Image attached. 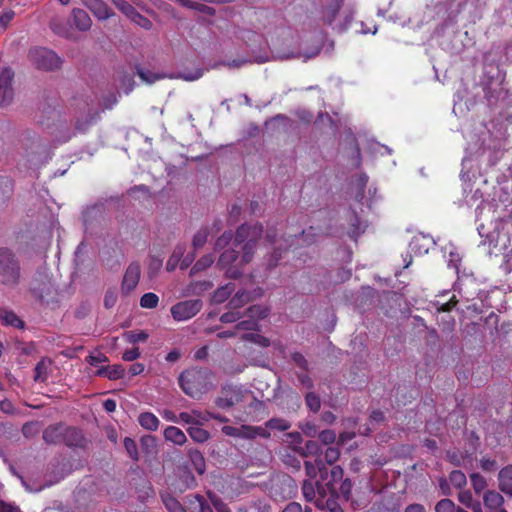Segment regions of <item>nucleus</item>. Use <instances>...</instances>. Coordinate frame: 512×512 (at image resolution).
Listing matches in <instances>:
<instances>
[{"mask_svg":"<svg viewBox=\"0 0 512 512\" xmlns=\"http://www.w3.org/2000/svg\"><path fill=\"white\" fill-rule=\"evenodd\" d=\"M263 226L260 223L242 224L238 227L235 234L234 243L240 245L244 243L243 254L238 264L234 263L238 260V251L235 249L225 250L219 257L217 265L220 269H225V275L230 279H238L242 276V270L239 265L243 266L251 262L257 240L262 236Z\"/></svg>","mask_w":512,"mask_h":512,"instance_id":"1","label":"nucleus"},{"mask_svg":"<svg viewBox=\"0 0 512 512\" xmlns=\"http://www.w3.org/2000/svg\"><path fill=\"white\" fill-rule=\"evenodd\" d=\"M213 373L207 368H190L183 371L178 378L183 392L194 399H199L211 387Z\"/></svg>","mask_w":512,"mask_h":512,"instance_id":"2","label":"nucleus"},{"mask_svg":"<svg viewBox=\"0 0 512 512\" xmlns=\"http://www.w3.org/2000/svg\"><path fill=\"white\" fill-rule=\"evenodd\" d=\"M22 280V268L20 259L15 252L8 247H0V285L14 289Z\"/></svg>","mask_w":512,"mask_h":512,"instance_id":"3","label":"nucleus"},{"mask_svg":"<svg viewBox=\"0 0 512 512\" xmlns=\"http://www.w3.org/2000/svg\"><path fill=\"white\" fill-rule=\"evenodd\" d=\"M28 59L38 70L54 71L62 66V59L52 50L45 47H34L29 50Z\"/></svg>","mask_w":512,"mask_h":512,"instance_id":"4","label":"nucleus"},{"mask_svg":"<svg viewBox=\"0 0 512 512\" xmlns=\"http://www.w3.org/2000/svg\"><path fill=\"white\" fill-rule=\"evenodd\" d=\"M296 492L297 484L295 480L287 474H283L272 479L269 487V495L275 501L290 499L296 494Z\"/></svg>","mask_w":512,"mask_h":512,"instance_id":"5","label":"nucleus"},{"mask_svg":"<svg viewBox=\"0 0 512 512\" xmlns=\"http://www.w3.org/2000/svg\"><path fill=\"white\" fill-rule=\"evenodd\" d=\"M200 299L180 301L171 307V315L175 321H186L194 317L202 309Z\"/></svg>","mask_w":512,"mask_h":512,"instance_id":"6","label":"nucleus"},{"mask_svg":"<svg viewBox=\"0 0 512 512\" xmlns=\"http://www.w3.org/2000/svg\"><path fill=\"white\" fill-rule=\"evenodd\" d=\"M14 71L10 67H5L0 72V107L9 106L14 98L12 82Z\"/></svg>","mask_w":512,"mask_h":512,"instance_id":"7","label":"nucleus"},{"mask_svg":"<svg viewBox=\"0 0 512 512\" xmlns=\"http://www.w3.org/2000/svg\"><path fill=\"white\" fill-rule=\"evenodd\" d=\"M141 275V267L138 262H132L128 265L121 283V292L123 295L130 294L138 285Z\"/></svg>","mask_w":512,"mask_h":512,"instance_id":"8","label":"nucleus"},{"mask_svg":"<svg viewBox=\"0 0 512 512\" xmlns=\"http://www.w3.org/2000/svg\"><path fill=\"white\" fill-rule=\"evenodd\" d=\"M338 496L336 488L332 487V484L328 486V491L324 496L318 497L316 500V507L319 509H327L329 512H343L342 507L338 503Z\"/></svg>","mask_w":512,"mask_h":512,"instance_id":"9","label":"nucleus"},{"mask_svg":"<svg viewBox=\"0 0 512 512\" xmlns=\"http://www.w3.org/2000/svg\"><path fill=\"white\" fill-rule=\"evenodd\" d=\"M504 497L495 490H487L483 495V504L487 512H508L504 508Z\"/></svg>","mask_w":512,"mask_h":512,"instance_id":"10","label":"nucleus"},{"mask_svg":"<svg viewBox=\"0 0 512 512\" xmlns=\"http://www.w3.org/2000/svg\"><path fill=\"white\" fill-rule=\"evenodd\" d=\"M62 443L68 447L83 448L86 444V439L82 431L76 427L63 428Z\"/></svg>","mask_w":512,"mask_h":512,"instance_id":"11","label":"nucleus"},{"mask_svg":"<svg viewBox=\"0 0 512 512\" xmlns=\"http://www.w3.org/2000/svg\"><path fill=\"white\" fill-rule=\"evenodd\" d=\"M99 20H106L114 15L112 9L103 0H81Z\"/></svg>","mask_w":512,"mask_h":512,"instance_id":"12","label":"nucleus"},{"mask_svg":"<svg viewBox=\"0 0 512 512\" xmlns=\"http://www.w3.org/2000/svg\"><path fill=\"white\" fill-rule=\"evenodd\" d=\"M326 492V487L319 482H316L314 485L311 481L305 480L302 484V493L305 500L308 502H314L315 505L318 497L324 496Z\"/></svg>","mask_w":512,"mask_h":512,"instance_id":"13","label":"nucleus"},{"mask_svg":"<svg viewBox=\"0 0 512 512\" xmlns=\"http://www.w3.org/2000/svg\"><path fill=\"white\" fill-rule=\"evenodd\" d=\"M246 409V418L243 419L244 421H259L265 414V403L252 397Z\"/></svg>","mask_w":512,"mask_h":512,"instance_id":"14","label":"nucleus"},{"mask_svg":"<svg viewBox=\"0 0 512 512\" xmlns=\"http://www.w3.org/2000/svg\"><path fill=\"white\" fill-rule=\"evenodd\" d=\"M0 323L17 329L25 327L24 321L11 309L0 307Z\"/></svg>","mask_w":512,"mask_h":512,"instance_id":"15","label":"nucleus"},{"mask_svg":"<svg viewBox=\"0 0 512 512\" xmlns=\"http://www.w3.org/2000/svg\"><path fill=\"white\" fill-rule=\"evenodd\" d=\"M498 488L502 493L512 496V465H507L499 471Z\"/></svg>","mask_w":512,"mask_h":512,"instance_id":"16","label":"nucleus"},{"mask_svg":"<svg viewBox=\"0 0 512 512\" xmlns=\"http://www.w3.org/2000/svg\"><path fill=\"white\" fill-rule=\"evenodd\" d=\"M73 25L79 31H88L91 28L92 20L88 13L80 8H74L71 12Z\"/></svg>","mask_w":512,"mask_h":512,"instance_id":"17","label":"nucleus"},{"mask_svg":"<svg viewBox=\"0 0 512 512\" xmlns=\"http://www.w3.org/2000/svg\"><path fill=\"white\" fill-rule=\"evenodd\" d=\"M14 194V181L7 176H0V207L7 206Z\"/></svg>","mask_w":512,"mask_h":512,"instance_id":"18","label":"nucleus"},{"mask_svg":"<svg viewBox=\"0 0 512 512\" xmlns=\"http://www.w3.org/2000/svg\"><path fill=\"white\" fill-rule=\"evenodd\" d=\"M64 425L59 423L55 425H49L43 431V440L47 444H60L62 443Z\"/></svg>","mask_w":512,"mask_h":512,"instance_id":"19","label":"nucleus"},{"mask_svg":"<svg viewBox=\"0 0 512 512\" xmlns=\"http://www.w3.org/2000/svg\"><path fill=\"white\" fill-rule=\"evenodd\" d=\"M268 61H270V57L268 55H259V56H255L253 60H251L249 58H241V59H234L232 61H222V62L215 64L214 67L223 65L230 69H235V68H240L243 65L252 63V62L262 64V63H266Z\"/></svg>","mask_w":512,"mask_h":512,"instance_id":"20","label":"nucleus"},{"mask_svg":"<svg viewBox=\"0 0 512 512\" xmlns=\"http://www.w3.org/2000/svg\"><path fill=\"white\" fill-rule=\"evenodd\" d=\"M294 238L298 239L299 236L297 234H288V238H283L282 240L285 242V245L283 246L280 244L278 247H276L271 255V258L268 262V268H273L278 265V261L282 257V250H288L290 247H292Z\"/></svg>","mask_w":512,"mask_h":512,"instance_id":"21","label":"nucleus"},{"mask_svg":"<svg viewBox=\"0 0 512 512\" xmlns=\"http://www.w3.org/2000/svg\"><path fill=\"white\" fill-rule=\"evenodd\" d=\"M187 499L192 512H213L212 507L202 495H188Z\"/></svg>","mask_w":512,"mask_h":512,"instance_id":"22","label":"nucleus"},{"mask_svg":"<svg viewBox=\"0 0 512 512\" xmlns=\"http://www.w3.org/2000/svg\"><path fill=\"white\" fill-rule=\"evenodd\" d=\"M222 394H224L229 401H232V405L234 406L243 401L246 391L239 386L225 385L222 387Z\"/></svg>","mask_w":512,"mask_h":512,"instance_id":"23","label":"nucleus"},{"mask_svg":"<svg viewBox=\"0 0 512 512\" xmlns=\"http://www.w3.org/2000/svg\"><path fill=\"white\" fill-rule=\"evenodd\" d=\"M343 2L344 0H331V3L325 7L322 19L326 24H333L339 10L342 8Z\"/></svg>","mask_w":512,"mask_h":512,"instance_id":"24","label":"nucleus"},{"mask_svg":"<svg viewBox=\"0 0 512 512\" xmlns=\"http://www.w3.org/2000/svg\"><path fill=\"white\" fill-rule=\"evenodd\" d=\"M163 435L166 441H170L175 445L181 446L187 441L185 433L176 426H168L165 428Z\"/></svg>","mask_w":512,"mask_h":512,"instance_id":"25","label":"nucleus"},{"mask_svg":"<svg viewBox=\"0 0 512 512\" xmlns=\"http://www.w3.org/2000/svg\"><path fill=\"white\" fill-rule=\"evenodd\" d=\"M140 426L149 431H156L159 427L160 421L151 412H143L138 417Z\"/></svg>","mask_w":512,"mask_h":512,"instance_id":"26","label":"nucleus"},{"mask_svg":"<svg viewBox=\"0 0 512 512\" xmlns=\"http://www.w3.org/2000/svg\"><path fill=\"white\" fill-rule=\"evenodd\" d=\"M135 70L140 79L147 84H153L156 81L167 77L165 73H155L148 69H144L139 65H136Z\"/></svg>","mask_w":512,"mask_h":512,"instance_id":"27","label":"nucleus"},{"mask_svg":"<svg viewBox=\"0 0 512 512\" xmlns=\"http://www.w3.org/2000/svg\"><path fill=\"white\" fill-rule=\"evenodd\" d=\"M51 364L50 360H46L45 358L41 359L34 368V381L35 382H46L48 379V369Z\"/></svg>","mask_w":512,"mask_h":512,"instance_id":"28","label":"nucleus"},{"mask_svg":"<svg viewBox=\"0 0 512 512\" xmlns=\"http://www.w3.org/2000/svg\"><path fill=\"white\" fill-rule=\"evenodd\" d=\"M221 431L226 436L247 439V436H250L247 431L251 430L248 429V425H241L240 427L225 425L221 428Z\"/></svg>","mask_w":512,"mask_h":512,"instance_id":"29","label":"nucleus"},{"mask_svg":"<svg viewBox=\"0 0 512 512\" xmlns=\"http://www.w3.org/2000/svg\"><path fill=\"white\" fill-rule=\"evenodd\" d=\"M185 250H186V247L184 244H179L174 248L172 255L170 256V258L168 259L167 264H166V269L168 271L175 270V268L177 267V265L180 263L181 259L183 258Z\"/></svg>","mask_w":512,"mask_h":512,"instance_id":"30","label":"nucleus"},{"mask_svg":"<svg viewBox=\"0 0 512 512\" xmlns=\"http://www.w3.org/2000/svg\"><path fill=\"white\" fill-rule=\"evenodd\" d=\"M250 300L251 297L248 292H246L245 290H239L228 302V307L232 310H238L246 303H248Z\"/></svg>","mask_w":512,"mask_h":512,"instance_id":"31","label":"nucleus"},{"mask_svg":"<svg viewBox=\"0 0 512 512\" xmlns=\"http://www.w3.org/2000/svg\"><path fill=\"white\" fill-rule=\"evenodd\" d=\"M118 81L126 94H129L135 86L134 75L124 69L118 72Z\"/></svg>","mask_w":512,"mask_h":512,"instance_id":"32","label":"nucleus"},{"mask_svg":"<svg viewBox=\"0 0 512 512\" xmlns=\"http://www.w3.org/2000/svg\"><path fill=\"white\" fill-rule=\"evenodd\" d=\"M189 458L195 468V470L201 475L205 472L206 464L203 454L197 449H190Z\"/></svg>","mask_w":512,"mask_h":512,"instance_id":"33","label":"nucleus"},{"mask_svg":"<svg viewBox=\"0 0 512 512\" xmlns=\"http://www.w3.org/2000/svg\"><path fill=\"white\" fill-rule=\"evenodd\" d=\"M270 309L267 306L262 305H251L246 310V315L250 319H255L257 322L261 319H265L269 315Z\"/></svg>","mask_w":512,"mask_h":512,"instance_id":"34","label":"nucleus"},{"mask_svg":"<svg viewBox=\"0 0 512 512\" xmlns=\"http://www.w3.org/2000/svg\"><path fill=\"white\" fill-rule=\"evenodd\" d=\"M234 289L235 285L233 283H227L219 287L213 294V301L217 304L223 303L233 293Z\"/></svg>","mask_w":512,"mask_h":512,"instance_id":"35","label":"nucleus"},{"mask_svg":"<svg viewBox=\"0 0 512 512\" xmlns=\"http://www.w3.org/2000/svg\"><path fill=\"white\" fill-rule=\"evenodd\" d=\"M446 459L454 466L456 467H465V460H470L469 454H463L458 450H447L446 451Z\"/></svg>","mask_w":512,"mask_h":512,"instance_id":"36","label":"nucleus"},{"mask_svg":"<svg viewBox=\"0 0 512 512\" xmlns=\"http://www.w3.org/2000/svg\"><path fill=\"white\" fill-rule=\"evenodd\" d=\"M162 502L169 512H187L182 504L170 494H162Z\"/></svg>","mask_w":512,"mask_h":512,"instance_id":"37","label":"nucleus"},{"mask_svg":"<svg viewBox=\"0 0 512 512\" xmlns=\"http://www.w3.org/2000/svg\"><path fill=\"white\" fill-rule=\"evenodd\" d=\"M305 470H306V474L310 478H316L318 473L322 474L323 470H326V466H325L324 461L321 458H317L315 460V463L306 461L305 462Z\"/></svg>","mask_w":512,"mask_h":512,"instance_id":"38","label":"nucleus"},{"mask_svg":"<svg viewBox=\"0 0 512 512\" xmlns=\"http://www.w3.org/2000/svg\"><path fill=\"white\" fill-rule=\"evenodd\" d=\"M49 26L55 34L61 37L69 38L71 35L70 28L59 18L51 19Z\"/></svg>","mask_w":512,"mask_h":512,"instance_id":"39","label":"nucleus"},{"mask_svg":"<svg viewBox=\"0 0 512 512\" xmlns=\"http://www.w3.org/2000/svg\"><path fill=\"white\" fill-rule=\"evenodd\" d=\"M266 428L277 431H287L291 427V423L283 418H271L265 423Z\"/></svg>","mask_w":512,"mask_h":512,"instance_id":"40","label":"nucleus"},{"mask_svg":"<svg viewBox=\"0 0 512 512\" xmlns=\"http://www.w3.org/2000/svg\"><path fill=\"white\" fill-rule=\"evenodd\" d=\"M189 436L198 443H204L210 438V433L201 427H189L187 429Z\"/></svg>","mask_w":512,"mask_h":512,"instance_id":"41","label":"nucleus"},{"mask_svg":"<svg viewBox=\"0 0 512 512\" xmlns=\"http://www.w3.org/2000/svg\"><path fill=\"white\" fill-rule=\"evenodd\" d=\"M214 256L212 254H206L202 256L192 267L190 274H195L197 272L203 271L209 268L214 263Z\"/></svg>","mask_w":512,"mask_h":512,"instance_id":"42","label":"nucleus"},{"mask_svg":"<svg viewBox=\"0 0 512 512\" xmlns=\"http://www.w3.org/2000/svg\"><path fill=\"white\" fill-rule=\"evenodd\" d=\"M159 304V297L153 292L145 293L140 298V306L145 309H154Z\"/></svg>","mask_w":512,"mask_h":512,"instance_id":"43","label":"nucleus"},{"mask_svg":"<svg viewBox=\"0 0 512 512\" xmlns=\"http://www.w3.org/2000/svg\"><path fill=\"white\" fill-rule=\"evenodd\" d=\"M242 340L252 342L260 347L270 346V340L258 333H245L242 335Z\"/></svg>","mask_w":512,"mask_h":512,"instance_id":"44","label":"nucleus"},{"mask_svg":"<svg viewBox=\"0 0 512 512\" xmlns=\"http://www.w3.org/2000/svg\"><path fill=\"white\" fill-rule=\"evenodd\" d=\"M449 481L455 488L458 489L465 487L467 484L466 475L460 470L451 471L449 474Z\"/></svg>","mask_w":512,"mask_h":512,"instance_id":"45","label":"nucleus"},{"mask_svg":"<svg viewBox=\"0 0 512 512\" xmlns=\"http://www.w3.org/2000/svg\"><path fill=\"white\" fill-rule=\"evenodd\" d=\"M470 480L476 494H480L487 487L486 479L479 473L470 474Z\"/></svg>","mask_w":512,"mask_h":512,"instance_id":"46","label":"nucleus"},{"mask_svg":"<svg viewBox=\"0 0 512 512\" xmlns=\"http://www.w3.org/2000/svg\"><path fill=\"white\" fill-rule=\"evenodd\" d=\"M115 7L131 20L137 10L126 0H112Z\"/></svg>","mask_w":512,"mask_h":512,"instance_id":"47","label":"nucleus"},{"mask_svg":"<svg viewBox=\"0 0 512 512\" xmlns=\"http://www.w3.org/2000/svg\"><path fill=\"white\" fill-rule=\"evenodd\" d=\"M209 236V230L207 228H201L194 235L192 240V247L194 250H198L205 245Z\"/></svg>","mask_w":512,"mask_h":512,"instance_id":"48","label":"nucleus"},{"mask_svg":"<svg viewBox=\"0 0 512 512\" xmlns=\"http://www.w3.org/2000/svg\"><path fill=\"white\" fill-rule=\"evenodd\" d=\"M350 226L351 230L349 232V236L350 238L356 240L359 237V235L364 231L361 228V220L359 216L356 214V212H353V216L350 219Z\"/></svg>","mask_w":512,"mask_h":512,"instance_id":"49","label":"nucleus"},{"mask_svg":"<svg viewBox=\"0 0 512 512\" xmlns=\"http://www.w3.org/2000/svg\"><path fill=\"white\" fill-rule=\"evenodd\" d=\"M305 402L309 410L316 413L321 408L320 397L314 392H308L305 396Z\"/></svg>","mask_w":512,"mask_h":512,"instance_id":"50","label":"nucleus"},{"mask_svg":"<svg viewBox=\"0 0 512 512\" xmlns=\"http://www.w3.org/2000/svg\"><path fill=\"white\" fill-rule=\"evenodd\" d=\"M500 93H501V88L499 86L493 88L491 85H486L484 87L485 99L487 100L489 105L496 104V102L500 96Z\"/></svg>","mask_w":512,"mask_h":512,"instance_id":"51","label":"nucleus"},{"mask_svg":"<svg viewBox=\"0 0 512 512\" xmlns=\"http://www.w3.org/2000/svg\"><path fill=\"white\" fill-rule=\"evenodd\" d=\"M142 448L147 453H154L157 450L156 437L152 435H145L140 440Z\"/></svg>","mask_w":512,"mask_h":512,"instance_id":"52","label":"nucleus"},{"mask_svg":"<svg viewBox=\"0 0 512 512\" xmlns=\"http://www.w3.org/2000/svg\"><path fill=\"white\" fill-rule=\"evenodd\" d=\"M149 335L145 331H129L126 333V340L131 343L145 342Z\"/></svg>","mask_w":512,"mask_h":512,"instance_id":"53","label":"nucleus"},{"mask_svg":"<svg viewBox=\"0 0 512 512\" xmlns=\"http://www.w3.org/2000/svg\"><path fill=\"white\" fill-rule=\"evenodd\" d=\"M124 447L131 459L134 461L139 460L137 444L132 438L126 437L124 439Z\"/></svg>","mask_w":512,"mask_h":512,"instance_id":"54","label":"nucleus"},{"mask_svg":"<svg viewBox=\"0 0 512 512\" xmlns=\"http://www.w3.org/2000/svg\"><path fill=\"white\" fill-rule=\"evenodd\" d=\"M340 457V450L338 447H327L324 452V460L327 464H334Z\"/></svg>","mask_w":512,"mask_h":512,"instance_id":"55","label":"nucleus"},{"mask_svg":"<svg viewBox=\"0 0 512 512\" xmlns=\"http://www.w3.org/2000/svg\"><path fill=\"white\" fill-rule=\"evenodd\" d=\"M343 469L340 466H334L331 469V479L324 485L326 487V490L328 491V486L332 484L333 488L335 487V484L340 482L343 478Z\"/></svg>","mask_w":512,"mask_h":512,"instance_id":"56","label":"nucleus"},{"mask_svg":"<svg viewBox=\"0 0 512 512\" xmlns=\"http://www.w3.org/2000/svg\"><path fill=\"white\" fill-rule=\"evenodd\" d=\"M456 509L454 502L448 498L441 499L435 506V512H455Z\"/></svg>","mask_w":512,"mask_h":512,"instance_id":"57","label":"nucleus"},{"mask_svg":"<svg viewBox=\"0 0 512 512\" xmlns=\"http://www.w3.org/2000/svg\"><path fill=\"white\" fill-rule=\"evenodd\" d=\"M235 330L258 331L259 324L255 319H247L236 324Z\"/></svg>","mask_w":512,"mask_h":512,"instance_id":"58","label":"nucleus"},{"mask_svg":"<svg viewBox=\"0 0 512 512\" xmlns=\"http://www.w3.org/2000/svg\"><path fill=\"white\" fill-rule=\"evenodd\" d=\"M303 455H318L321 452V445L315 440H308L303 448Z\"/></svg>","mask_w":512,"mask_h":512,"instance_id":"59","label":"nucleus"},{"mask_svg":"<svg viewBox=\"0 0 512 512\" xmlns=\"http://www.w3.org/2000/svg\"><path fill=\"white\" fill-rule=\"evenodd\" d=\"M51 293V285L49 283H43L42 288H33L32 294L33 296L38 299L40 302H44L46 296H48Z\"/></svg>","mask_w":512,"mask_h":512,"instance_id":"60","label":"nucleus"},{"mask_svg":"<svg viewBox=\"0 0 512 512\" xmlns=\"http://www.w3.org/2000/svg\"><path fill=\"white\" fill-rule=\"evenodd\" d=\"M251 512H271L270 504L263 499H258L250 504Z\"/></svg>","mask_w":512,"mask_h":512,"instance_id":"61","label":"nucleus"},{"mask_svg":"<svg viewBox=\"0 0 512 512\" xmlns=\"http://www.w3.org/2000/svg\"><path fill=\"white\" fill-rule=\"evenodd\" d=\"M125 369L122 365L108 366V379L118 380L124 377Z\"/></svg>","mask_w":512,"mask_h":512,"instance_id":"62","label":"nucleus"},{"mask_svg":"<svg viewBox=\"0 0 512 512\" xmlns=\"http://www.w3.org/2000/svg\"><path fill=\"white\" fill-rule=\"evenodd\" d=\"M240 318H242V314L237 310H230L221 315L220 321L222 323H234L237 322Z\"/></svg>","mask_w":512,"mask_h":512,"instance_id":"63","label":"nucleus"},{"mask_svg":"<svg viewBox=\"0 0 512 512\" xmlns=\"http://www.w3.org/2000/svg\"><path fill=\"white\" fill-rule=\"evenodd\" d=\"M282 512H312V509L308 506L303 508L298 502H290L285 506Z\"/></svg>","mask_w":512,"mask_h":512,"instance_id":"64","label":"nucleus"}]
</instances>
